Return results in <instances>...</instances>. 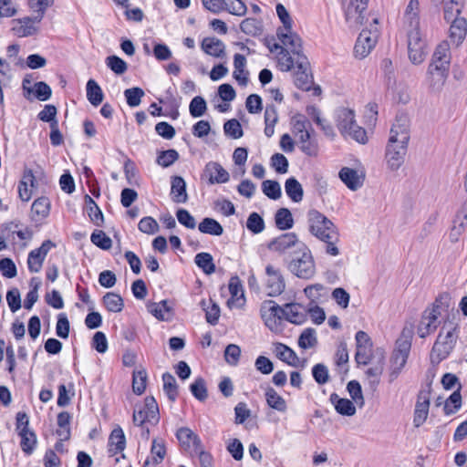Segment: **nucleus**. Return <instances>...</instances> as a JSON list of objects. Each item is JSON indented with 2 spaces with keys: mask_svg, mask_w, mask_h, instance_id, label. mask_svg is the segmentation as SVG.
Segmentation results:
<instances>
[{
  "mask_svg": "<svg viewBox=\"0 0 467 467\" xmlns=\"http://www.w3.org/2000/svg\"><path fill=\"white\" fill-rule=\"evenodd\" d=\"M307 223L309 232L318 240L326 244V253L332 256L339 254L338 232L336 225L327 216L317 210H310L307 213Z\"/></svg>",
  "mask_w": 467,
  "mask_h": 467,
  "instance_id": "nucleus-1",
  "label": "nucleus"
},
{
  "mask_svg": "<svg viewBox=\"0 0 467 467\" xmlns=\"http://www.w3.org/2000/svg\"><path fill=\"white\" fill-rule=\"evenodd\" d=\"M277 36L284 47L275 43L270 51L280 49L277 55L278 67L282 71H291L295 67V60L297 59V57L305 56L302 53V40L294 31L279 33Z\"/></svg>",
  "mask_w": 467,
  "mask_h": 467,
  "instance_id": "nucleus-2",
  "label": "nucleus"
},
{
  "mask_svg": "<svg viewBox=\"0 0 467 467\" xmlns=\"http://www.w3.org/2000/svg\"><path fill=\"white\" fill-rule=\"evenodd\" d=\"M412 330L410 328H403L400 338L396 342V348L393 350L388 368V380L389 383L394 382L400 375L404 368L411 347Z\"/></svg>",
  "mask_w": 467,
  "mask_h": 467,
  "instance_id": "nucleus-3",
  "label": "nucleus"
},
{
  "mask_svg": "<svg viewBox=\"0 0 467 467\" xmlns=\"http://www.w3.org/2000/svg\"><path fill=\"white\" fill-rule=\"evenodd\" d=\"M288 268L299 278L310 279L314 276L316 273L314 258L306 244H300V249L293 254Z\"/></svg>",
  "mask_w": 467,
  "mask_h": 467,
  "instance_id": "nucleus-4",
  "label": "nucleus"
},
{
  "mask_svg": "<svg viewBox=\"0 0 467 467\" xmlns=\"http://www.w3.org/2000/svg\"><path fill=\"white\" fill-rule=\"evenodd\" d=\"M457 338L458 331L456 327H451L445 331L443 327L432 347L431 362L437 365L445 359L454 348Z\"/></svg>",
  "mask_w": 467,
  "mask_h": 467,
  "instance_id": "nucleus-5",
  "label": "nucleus"
},
{
  "mask_svg": "<svg viewBox=\"0 0 467 467\" xmlns=\"http://www.w3.org/2000/svg\"><path fill=\"white\" fill-rule=\"evenodd\" d=\"M409 140V120L406 116H398L390 129L389 142L386 148H392L394 151H401L403 150V155H406Z\"/></svg>",
  "mask_w": 467,
  "mask_h": 467,
  "instance_id": "nucleus-6",
  "label": "nucleus"
},
{
  "mask_svg": "<svg viewBox=\"0 0 467 467\" xmlns=\"http://www.w3.org/2000/svg\"><path fill=\"white\" fill-rule=\"evenodd\" d=\"M373 24L375 25L373 28L363 29L357 39L354 53L358 58L366 57L374 48L378 41L379 32L376 27L378 24L377 18H373Z\"/></svg>",
  "mask_w": 467,
  "mask_h": 467,
  "instance_id": "nucleus-7",
  "label": "nucleus"
},
{
  "mask_svg": "<svg viewBox=\"0 0 467 467\" xmlns=\"http://www.w3.org/2000/svg\"><path fill=\"white\" fill-rule=\"evenodd\" d=\"M300 244H305L300 242L297 235L294 233L282 234L279 236L272 239L267 248L271 252L278 254H285L293 250V254L300 249Z\"/></svg>",
  "mask_w": 467,
  "mask_h": 467,
  "instance_id": "nucleus-8",
  "label": "nucleus"
},
{
  "mask_svg": "<svg viewBox=\"0 0 467 467\" xmlns=\"http://www.w3.org/2000/svg\"><path fill=\"white\" fill-rule=\"evenodd\" d=\"M132 420L138 426H142L145 422H150L152 424L159 422V407L152 396L146 397L144 406L140 410H134Z\"/></svg>",
  "mask_w": 467,
  "mask_h": 467,
  "instance_id": "nucleus-9",
  "label": "nucleus"
},
{
  "mask_svg": "<svg viewBox=\"0 0 467 467\" xmlns=\"http://www.w3.org/2000/svg\"><path fill=\"white\" fill-rule=\"evenodd\" d=\"M261 317L270 330L277 332L281 327L283 307L272 300L265 301L261 307Z\"/></svg>",
  "mask_w": 467,
  "mask_h": 467,
  "instance_id": "nucleus-10",
  "label": "nucleus"
},
{
  "mask_svg": "<svg viewBox=\"0 0 467 467\" xmlns=\"http://www.w3.org/2000/svg\"><path fill=\"white\" fill-rule=\"evenodd\" d=\"M295 84L303 90H309L313 84L312 75L309 73L310 63L306 56H299L295 60Z\"/></svg>",
  "mask_w": 467,
  "mask_h": 467,
  "instance_id": "nucleus-11",
  "label": "nucleus"
},
{
  "mask_svg": "<svg viewBox=\"0 0 467 467\" xmlns=\"http://www.w3.org/2000/svg\"><path fill=\"white\" fill-rule=\"evenodd\" d=\"M41 20V15H36L34 17L26 16L20 19H14L12 20L11 30L17 37L31 36L38 32V24Z\"/></svg>",
  "mask_w": 467,
  "mask_h": 467,
  "instance_id": "nucleus-12",
  "label": "nucleus"
},
{
  "mask_svg": "<svg viewBox=\"0 0 467 467\" xmlns=\"http://www.w3.org/2000/svg\"><path fill=\"white\" fill-rule=\"evenodd\" d=\"M267 275L266 290L269 296H276L281 295L285 287V283L280 271L273 265H268L265 267Z\"/></svg>",
  "mask_w": 467,
  "mask_h": 467,
  "instance_id": "nucleus-13",
  "label": "nucleus"
},
{
  "mask_svg": "<svg viewBox=\"0 0 467 467\" xmlns=\"http://www.w3.org/2000/svg\"><path fill=\"white\" fill-rule=\"evenodd\" d=\"M55 244L50 240H46L37 249L32 250L27 258L28 269L31 273H37L41 270L44 260Z\"/></svg>",
  "mask_w": 467,
  "mask_h": 467,
  "instance_id": "nucleus-14",
  "label": "nucleus"
},
{
  "mask_svg": "<svg viewBox=\"0 0 467 467\" xmlns=\"http://www.w3.org/2000/svg\"><path fill=\"white\" fill-rule=\"evenodd\" d=\"M440 316L441 313H438L435 310H430L429 308L424 310L420 324L418 325V335L421 338L426 337L437 329L439 325L438 318Z\"/></svg>",
  "mask_w": 467,
  "mask_h": 467,
  "instance_id": "nucleus-15",
  "label": "nucleus"
},
{
  "mask_svg": "<svg viewBox=\"0 0 467 467\" xmlns=\"http://www.w3.org/2000/svg\"><path fill=\"white\" fill-rule=\"evenodd\" d=\"M368 4L351 0L346 10V20L350 27H358L364 24Z\"/></svg>",
  "mask_w": 467,
  "mask_h": 467,
  "instance_id": "nucleus-16",
  "label": "nucleus"
},
{
  "mask_svg": "<svg viewBox=\"0 0 467 467\" xmlns=\"http://www.w3.org/2000/svg\"><path fill=\"white\" fill-rule=\"evenodd\" d=\"M430 408V390H420L415 405L413 423L415 427L421 426L427 420Z\"/></svg>",
  "mask_w": 467,
  "mask_h": 467,
  "instance_id": "nucleus-17",
  "label": "nucleus"
},
{
  "mask_svg": "<svg viewBox=\"0 0 467 467\" xmlns=\"http://www.w3.org/2000/svg\"><path fill=\"white\" fill-rule=\"evenodd\" d=\"M203 176L208 179L209 184L225 183L230 179L228 171L216 161H210L205 165Z\"/></svg>",
  "mask_w": 467,
  "mask_h": 467,
  "instance_id": "nucleus-18",
  "label": "nucleus"
},
{
  "mask_svg": "<svg viewBox=\"0 0 467 467\" xmlns=\"http://www.w3.org/2000/svg\"><path fill=\"white\" fill-rule=\"evenodd\" d=\"M340 180L346 184V186L351 191H357L359 189L364 182V175L358 173V171L343 167L338 173Z\"/></svg>",
  "mask_w": 467,
  "mask_h": 467,
  "instance_id": "nucleus-19",
  "label": "nucleus"
},
{
  "mask_svg": "<svg viewBox=\"0 0 467 467\" xmlns=\"http://www.w3.org/2000/svg\"><path fill=\"white\" fill-rule=\"evenodd\" d=\"M182 447L190 451L192 450H200V446H202V441L197 434H195L189 428H181L178 430L176 434Z\"/></svg>",
  "mask_w": 467,
  "mask_h": 467,
  "instance_id": "nucleus-20",
  "label": "nucleus"
},
{
  "mask_svg": "<svg viewBox=\"0 0 467 467\" xmlns=\"http://www.w3.org/2000/svg\"><path fill=\"white\" fill-rule=\"evenodd\" d=\"M467 34V22L466 19L458 18L451 21L450 26V39L452 44L458 47L465 38Z\"/></svg>",
  "mask_w": 467,
  "mask_h": 467,
  "instance_id": "nucleus-21",
  "label": "nucleus"
},
{
  "mask_svg": "<svg viewBox=\"0 0 467 467\" xmlns=\"http://www.w3.org/2000/svg\"><path fill=\"white\" fill-rule=\"evenodd\" d=\"M171 199L176 203H184L188 200L186 183L182 177L174 176L171 178Z\"/></svg>",
  "mask_w": 467,
  "mask_h": 467,
  "instance_id": "nucleus-22",
  "label": "nucleus"
},
{
  "mask_svg": "<svg viewBox=\"0 0 467 467\" xmlns=\"http://www.w3.org/2000/svg\"><path fill=\"white\" fill-rule=\"evenodd\" d=\"M202 49L207 54L214 57H223L225 54V46L218 38L205 37L202 42Z\"/></svg>",
  "mask_w": 467,
  "mask_h": 467,
  "instance_id": "nucleus-23",
  "label": "nucleus"
},
{
  "mask_svg": "<svg viewBox=\"0 0 467 467\" xmlns=\"http://www.w3.org/2000/svg\"><path fill=\"white\" fill-rule=\"evenodd\" d=\"M126 439L121 428L114 429L109 438V452L113 455L124 451Z\"/></svg>",
  "mask_w": 467,
  "mask_h": 467,
  "instance_id": "nucleus-24",
  "label": "nucleus"
},
{
  "mask_svg": "<svg viewBox=\"0 0 467 467\" xmlns=\"http://www.w3.org/2000/svg\"><path fill=\"white\" fill-rule=\"evenodd\" d=\"M330 401L334 404L337 413L343 416H353L356 413V407L350 400L340 398L337 394L330 395Z\"/></svg>",
  "mask_w": 467,
  "mask_h": 467,
  "instance_id": "nucleus-25",
  "label": "nucleus"
},
{
  "mask_svg": "<svg viewBox=\"0 0 467 467\" xmlns=\"http://www.w3.org/2000/svg\"><path fill=\"white\" fill-rule=\"evenodd\" d=\"M449 65L447 63H441L436 61H431L429 66L428 73L431 75L432 81L435 84L442 85L448 76L449 72Z\"/></svg>",
  "mask_w": 467,
  "mask_h": 467,
  "instance_id": "nucleus-26",
  "label": "nucleus"
},
{
  "mask_svg": "<svg viewBox=\"0 0 467 467\" xmlns=\"http://www.w3.org/2000/svg\"><path fill=\"white\" fill-rule=\"evenodd\" d=\"M275 353L279 359L287 363L288 365L292 367L298 366L299 358L297 355L292 348L285 346V344L275 343Z\"/></svg>",
  "mask_w": 467,
  "mask_h": 467,
  "instance_id": "nucleus-27",
  "label": "nucleus"
},
{
  "mask_svg": "<svg viewBox=\"0 0 467 467\" xmlns=\"http://www.w3.org/2000/svg\"><path fill=\"white\" fill-rule=\"evenodd\" d=\"M246 58L244 55L235 54L234 57V78L241 86H246L248 82V71H245Z\"/></svg>",
  "mask_w": 467,
  "mask_h": 467,
  "instance_id": "nucleus-28",
  "label": "nucleus"
},
{
  "mask_svg": "<svg viewBox=\"0 0 467 467\" xmlns=\"http://www.w3.org/2000/svg\"><path fill=\"white\" fill-rule=\"evenodd\" d=\"M467 223V211L461 210L453 222V226L451 229L450 238L452 242H457L459 237L465 232Z\"/></svg>",
  "mask_w": 467,
  "mask_h": 467,
  "instance_id": "nucleus-29",
  "label": "nucleus"
},
{
  "mask_svg": "<svg viewBox=\"0 0 467 467\" xmlns=\"http://www.w3.org/2000/svg\"><path fill=\"white\" fill-rule=\"evenodd\" d=\"M283 317L294 324H302L305 321V313L299 304H286L283 308Z\"/></svg>",
  "mask_w": 467,
  "mask_h": 467,
  "instance_id": "nucleus-30",
  "label": "nucleus"
},
{
  "mask_svg": "<svg viewBox=\"0 0 467 467\" xmlns=\"http://www.w3.org/2000/svg\"><path fill=\"white\" fill-rule=\"evenodd\" d=\"M354 119H355L354 111L349 109L340 108L337 110V112H336L337 126L343 136H346L347 128L354 120Z\"/></svg>",
  "mask_w": 467,
  "mask_h": 467,
  "instance_id": "nucleus-31",
  "label": "nucleus"
},
{
  "mask_svg": "<svg viewBox=\"0 0 467 467\" xmlns=\"http://www.w3.org/2000/svg\"><path fill=\"white\" fill-rule=\"evenodd\" d=\"M420 3L418 0H410L405 9L404 19L409 27L420 26Z\"/></svg>",
  "mask_w": 467,
  "mask_h": 467,
  "instance_id": "nucleus-32",
  "label": "nucleus"
},
{
  "mask_svg": "<svg viewBox=\"0 0 467 467\" xmlns=\"http://www.w3.org/2000/svg\"><path fill=\"white\" fill-rule=\"evenodd\" d=\"M285 190L287 196L295 202H299L303 199L304 191L299 182L294 178H288L285 183Z\"/></svg>",
  "mask_w": 467,
  "mask_h": 467,
  "instance_id": "nucleus-33",
  "label": "nucleus"
},
{
  "mask_svg": "<svg viewBox=\"0 0 467 467\" xmlns=\"http://www.w3.org/2000/svg\"><path fill=\"white\" fill-rule=\"evenodd\" d=\"M265 400L269 407L280 412L286 410V402L273 388L269 387L265 391Z\"/></svg>",
  "mask_w": 467,
  "mask_h": 467,
  "instance_id": "nucleus-34",
  "label": "nucleus"
},
{
  "mask_svg": "<svg viewBox=\"0 0 467 467\" xmlns=\"http://www.w3.org/2000/svg\"><path fill=\"white\" fill-rule=\"evenodd\" d=\"M87 98L90 104L95 107L103 101L102 89L94 79H89L87 83Z\"/></svg>",
  "mask_w": 467,
  "mask_h": 467,
  "instance_id": "nucleus-35",
  "label": "nucleus"
},
{
  "mask_svg": "<svg viewBox=\"0 0 467 467\" xmlns=\"http://www.w3.org/2000/svg\"><path fill=\"white\" fill-rule=\"evenodd\" d=\"M275 225L279 230H289L294 225L291 212L287 208H280L275 216Z\"/></svg>",
  "mask_w": 467,
  "mask_h": 467,
  "instance_id": "nucleus-36",
  "label": "nucleus"
},
{
  "mask_svg": "<svg viewBox=\"0 0 467 467\" xmlns=\"http://www.w3.org/2000/svg\"><path fill=\"white\" fill-rule=\"evenodd\" d=\"M198 229L202 234L220 236L223 233V226L213 218H204L198 225Z\"/></svg>",
  "mask_w": 467,
  "mask_h": 467,
  "instance_id": "nucleus-37",
  "label": "nucleus"
},
{
  "mask_svg": "<svg viewBox=\"0 0 467 467\" xmlns=\"http://www.w3.org/2000/svg\"><path fill=\"white\" fill-rule=\"evenodd\" d=\"M194 262L206 275L215 272V265L213 256L209 253H199L194 257Z\"/></svg>",
  "mask_w": 467,
  "mask_h": 467,
  "instance_id": "nucleus-38",
  "label": "nucleus"
},
{
  "mask_svg": "<svg viewBox=\"0 0 467 467\" xmlns=\"http://www.w3.org/2000/svg\"><path fill=\"white\" fill-rule=\"evenodd\" d=\"M163 390L171 401H174L178 396V385L173 375L166 372L162 375Z\"/></svg>",
  "mask_w": 467,
  "mask_h": 467,
  "instance_id": "nucleus-39",
  "label": "nucleus"
},
{
  "mask_svg": "<svg viewBox=\"0 0 467 467\" xmlns=\"http://www.w3.org/2000/svg\"><path fill=\"white\" fill-rule=\"evenodd\" d=\"M404 158L403 150L401 151H394L392 148H386V161L390 170H399L404 162Z\"/></svg>",
  "mask_w": 467,
  "mask_h": 467,
  "instance_id": "nucleus-40",
  "label": "nucleus"
},
{
  "mask_svg": "<svg viewBox=\"0 0 467 467\" xmlns=\"http://www.w3.org/2000/svg\"><path fill=\"white\" fill-rule=\"evenodd\" d=\"M462 12V5L454 0H450L444 3L443 7V16L444 19L448 22L454 21L458 18H462L460 16Z\"/></svg>",
  "mask_w": 467,
  "mask_h": 467,
  "instance_id": "nucleus-41",
  "label": "nucleus"
},
{
  "mask_svg": "<svg viewBox=\"0 0 467 467\" xmlns=\"http://www.w3.org/2000/svg\"><path fill=\"white\" fill-rule=\"evenodd\" d=\"M103 303L109 311L114 313L120 312L124 306L121 296L110 292L103 296Z\"/></svg>",
  "mask_w": 467,
  "mask_h": 467,
  "instance_id": "nucleus-42",
  "label": "nucleus"
},
{
  "mask_svg": "<svg viewBox=\"0 0 467 467\" xmlns=\"http://www.w3.org/2000/svg\"><path fill=\"white\" fill-rule=\"evenodd\" d=\"M462 385L459 384L457 389L446 400L444 404V411L447 415L456 412L462 405V396L460 393Z\"/></svg>",
  "mask_w": 467,
  "mask_h": 467,
  "instance_id": "nucleus-43",
  "label": "nucleus"
},
{
  "mask_svg": "<svg viewBox=\"0 0 467 467\" xmlns=\"http://www.w3.org/2000/svg\"><path fill=\"white\" fill-rule=\"evenodd\" d=\"M317 344V338L314 328H306L299 336L298 346L303 349L314 348Z\"/></svg>",
  "mask_w": 467,
  "mask_h": 467,
  "instance_id": "nucleus-44",
  "label": "nucleus"
},
{
  "mask_svg": "<svg viewBox=\"0 0 467 467\" xmlns=\"http://www.w3.org/2000/svg\"><path fill=\"white\" fill-rule=\"evenodd\" d=\"M166 455V449L163 441L154 439L150 448V461L152 464L161 463Z\"/></svg>",
  "mask_w": 467,
  "mask_h": 467,
  "instance_id": "nucleus-45",
  "label": "nucleus"
},
{
  "mask_svg": "<svg viewBox=\"0 0 467 467\" xmlns=\"http://www.w3.org/2000/svg\"><path fill=\"white\" fill-rule=\"evenodd\" d=\"M21 437L20 446L22 451L30 455L35 450L36 444V436L34 431L22 432L19 434Z\"/></svg>",
  "mask_w": 467,
  "mask_h": 467,
  "instance_id": "nucleus-46",
  "label": "nucleus"
},
{
  "mask_svg": "<svg viewBox=\"0 0 467 467\" xmlns=\"http://www.w3.org/2000/svg\"><path fill=\"white\" fill-rule=\"evenodd\" d=\"M263 192L272 200H277L281 197V186L276 181L265 180L262 183Z\"/></svg>",
  "mask_w": 467,
  "mask_h": 467,
  "instance_id": "nucleus-47",
  "label": "nucleus"
},
{
  "mask_svg": "<svg viewBox=\"0 0 467 467\" xmlns=\"http://www.w3.org/2000/svg\"><path fill=\"white\" fill-rule=\"evenodd\" d=\"M346 136H349L359 143L365 144L368 140L366 130L359 127L354 119L347 128Z\"/></svg>",
  "mask_w": 467,
  "mask_h": 467,
  "instance_id": "nucleus-48",
  "label": "nucleus"
},
{
  "mask_svg": "<svg viewBox=\"0 0 467 467\" xmlns=\"http://www.w3.org/2000/svg\"><path fill=\"white\" fill-rule=\"evenodd\" d=\"M247 229L254 234H260L265 230V222L260 214L254 212L249 214L246 221Z\"/></svg>",
  "mask_w": 467,
  "mask_h": 467,
  "instance_id": "nucleus-49",
  "label": "nucleus"
},
{
  "mask_svg": "<svg viewBox=\"0 0 467 467\" xmlns=\"http://www.w3.org/2000/svg\"><path fill=\"white\" fill-rule=\"evenodd\" d=\"M192 394L200 401L207 399L208 393L206 389L205 380L202 378H198L190 386Z\"/></svg>",
  "mask_w": 467,
  "mask_h": 467,
  "instance_id": "nucleus-50",
  "label": "nucleus"
},
{
  "mask_svg": "<svg viewBox=\"0 0 467 467\" xmlns=\"http://www.w3.org/2000/svg\"><path fill=\"white\" fill-rule=\"evenodd\" d=\"M145 95L140 88H131L124 91L127 103L130 107H137L140 104L142 97Z\"/></svg>",
  "mask_w": 467,
  "mask_h": 467,
  "instance_id": "nucleus-51",
  "label": "nucleus"
},
{
  "mask_svg": "<svg viewBox=\"0 0 467 467\" xmlns=\"http://www.w3.org/2000/svg\"><path fill=\"white\" fill-rule=\"evenodd\" d=\"M189 109L193 118L202 116L207 109L205 99L201 96L194 97L190 103Z\"/></svg>",
  "mask_w": 467,
  "mask_h": 467,
  "instance_id": "nucleus-52",
  "label": "nucleus"
},
{
  "mask_svg": "<svg viewBox=\"0 0 467 467\" xmlns=\"http://www.w3.org/2000/svg\"><path fill=\"white\" fill-rule=\"evenodd\" d=\"M348 391L353 401L359 407L364 405V397L359 382L357 380H350L347 386Z\"/></svg>",
  "mask_w": 467,
  "mask_h": 467,
  "instance_id": "nucleus-53",
  "label": "nucleus"
},
{
  "mask_svg": "<svg viewBox=\"0 0 467 467\" xmlns=\"http://www.w3.org/2000/svg\"><path fill=\"white\" fill-rule=\"evenodd\" d=\"M106 64L117 75H122L128 69L127 63L122 58L114 55L106 58Z\"/></svg>",
  "mask_w": 467,
  "mask_h": 467,
  "instance_id": "nucleus-54",
  "label": "nucleus"
},
{
  "mask_svg": "<svg viewBox=\"0 0 467 467\" xmlns=\"http://www.w3.org/2000/svg\"><path fill=\"white\" fill-rule=\"evenodd\" d=\"M147 373L145 370H139L133 372L132 377V389L134 393L140 395L146 389Z\"/></svg>",
  "mask_w": 467,
  "mask_h": 467,
  "instance_id": "nucleus-55",
  "label": "nucleus"
},
{
  "mask_svg": "<svg viewBox=\"0 0 467 467\" xmlns=\"http://www.w3.org/2000/svg\"><path fill=\"white\" fill-rule=\"evenodd\" d=\"M148 310L156 318H158L160 320H165L166 319L165 314L170 311V307L168 306L167 301L162 300L159 303L149 304Z\"/></svg>",
  "mask_w": 467,
  "mask_h": 467,
  "instance_id": "nucleus-56",
  "label": "nucleus"
},
{
  "mask_svg": "<svg viewBox=\"0 0 467 467\" xmlns=\"http://www.w3.org/2000/svg\"><path fill=\"white\" fill-rule=\"evenodd\" d=\"M90 240L95 245L103 250H109L112 245L111 239L103 231H94Z\"/></svg>",
  "mask_w": 467,
  "mask_h": 467,
  "instance_id": "nucleus-57",
  "label": "nucleus"
},
{
  "mask_svg": "<svg viewBox=\"0 0 467 467\" xmlns=\"http://www.w3.org/2000/svg\"><path fill=\"white\" fill-rule=\"evenodd\" d=\"M179 159V153L175 150H167L161 151L158 158L157 163L161 167H169Z\"/></svg>",
  "mask_w": 467,
  "mask_h": 467,
  "instance_id": "nucleus-58",
  "label": "nucleus"
},
{
  "mask_svg": "<svg viewBox=\"0 0 467 467\" xmlns=\"http://www.w3.org/2000/svg\"><path fill=\"white\" fill-rule=\"evenodd\" d=\"M223 130L227 136L233 139H239L244 134L240 122L235 119L227 120L223 125Z\"/></svg>",
  "mask_w": 467,
  "mask_h": 467,
  "instance_id": "nucleus-59",
  "label": "nucleus"
},
{
  "mask_svg": "<svg viewBox=\"0 0 467 467\" xmlns=\"http://www.w3.org/2000/svg\"><path fill=\"white\" fill-rule=\"evenodd\" d=\"M50 202L46 197H40L34 201L32 204V212L42 217L47 216L49 213Z\"/></svg>",
  "mask_w": 467,
  "mask_h": 467,
  "instance_id": "nucleus-60",
  "label": "nucleus"
},
{
  "mask_svg": "<svg viewBox=\"0 0 467 467\" xmlns=\"http://www.w3.org/2000/svg\"><path fill=\"white\" fill-rule=\"evenodd\" d=\"M6 302L11 312L16 313L21 307V296L18 288L14 287L6 293Z\"/></svg>",
  "mask_w": 467,
  "mask_h": 467,
  "instance_id": "nucleus-61",
  "label": "nucleus"
},
{
  "mask_svg": "<svg viewBox=\"0 0 467 467\" xmlns=\"http://www.w3.org/2000/svg\"><path fill=\"white\" fill-rule=\"evenodd\" d=\"M139 230L147 234H154L159 231V224L155 219L150 216L143 217L139 224Z\"/></svg>",
  "mask_w": 467,
  "mask_h": 467,
  "instance_id": "nucleus-62",
  "label": "nucleus"
},
{
  "mask_svg": "<svg viewBox=\"0 0 467 467\" xmlns=\"http://www.w3.org/2000/svg\"><path fill=\"white\" fill-rule=\"evenodd\" d=\"M33 92L35 97L40 101H46L49 99L52 94L51 88L43 81L36 82L34 85Z\"/></svg>",
  "mask_w": 467,
  "mask_h": 467,
  "instance_id": "nucleus-63",
  "label": "nucleus"
},
{
  "mask_svg": "<svg viewBox=\"0 0 467 467\" xmlns=\"http://www.w3.org/2000/svg\"><path fill=\"white\" fill-rule=\"evenodd\" d=\"M271 165L276 172L284 174L288 171V161L286 157L281 153H275L271 157Z\"/></svg>",
  "mask_w": 467,
  "mask_h": 467,
  "instance_id": "nucleus-64",
  "label": "nucleus"
}]
</instances>
